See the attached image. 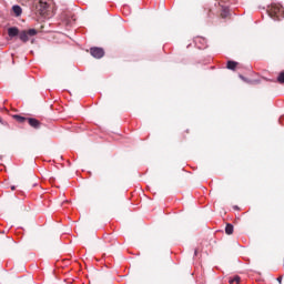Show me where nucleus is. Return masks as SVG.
Wrapping results in <instances>:
<instances>
[{"instance_id":"f257e3e1","label":"nucleus","mask_w":284,"mask_h":284,"mask_svg":"<svg viewBox=\"0 0 284 284\" xmlns=\"http://www.w3.org/2000/svg\"><path fill=\"white\" fill-rule=\"evenodd\" d=\"M267 12L271 19H274V21H280L281 17H283V7H281V4H271Z\"/></svg>"},{"instance_id":"f03ea898","label":"nucleus","mask_w":284,"mask_h":284,"mask_svg":"<svg viewBox=\"0 0 284 284\" xmlns=\"http://www.w3.org/2000/svg\"><path fill=\"white\" fill-rule=\"evenodd\" d=\"M19 37L23 43H28V41H30L29 37H37V29H29L28 31H21Z\"/></svg>"},{"instance_id":"7ed1b4c3","label":"nucleus","mask_w":284,"mask_h":284,"mask_svg":"<svg viewBox=\"0 0 284 284\" xmlns=\"http://www.w3.org/2000/svg\"><path fill=\"white\" fill-rule=\"evenodd\" d=\"M90 54L91 57H94V59H102V57L105 54V51H103L101 48L94 47L90 49Z\"/></svg>"},{"instance_id":"20e7f679","label":"nucleus","mask_w":284,"mask_h":284,"mask_svg":"<svg viewBox=\"0 0 284 284\" xmlns=\"http://www.w3.org/2000/svg\"><path fill=\"white\" fill-rule=\"evenodd\" d=\"M36 10H37V12H39V14H41L43 17V14H45V12H48V2L39 1L36 4Z\"/></svg>"},{"instance_id":"39448f33","label":"nucleus","mask_w":284,"mask_h":284,"mask_svg":"<svg viewBox=\"0 0 284 284\" xmlns=\"http://www.w3.org/2000/svg\"><path fill=\"white\" fill-rule=\"evenodd\" d=\"M27 121L31 128H34V130L41 128V122L34 118H28Z\"/></svg>"},{"instance_id":"423d86ee","label":"nucleus","mask_w":284,"mask_h":284,"mask_svg":"<svg viewBox=\"0 0 284 284\" xmlns=\"http://www.w3.org/2000/svg\"><path fill=\"white\" fill-rule=\"evenodd\" d=\"M12 245H14V240H12L10 237H6L0 243V246L3 248L12 247Z\"/></svg>"},{"instance_id":"0eeeda50","label":"nucleus","mask_w":284,"mask_h":284,"mask_svg":"<svg viewBox=\"0 0 284 284\" xmlns=\"http://www.w3.org/2000/svg\"><path fill=\"white\" fill-rule=\"evenodd\" d=\"M8 36L12 39L14 37H19V28L11 27L8 29Z\"/></svg>"},{"instance_id":"6e6552de","label":"nucleus","mask_w":284,"mask_h":284,"mask_svg":"<svg viewBox=\"0 0 284 284\" xmlns=\"http://www.w3.org/2000/svg\"><path fill=\"white\" fill-rule=\"evenodd\" d=\"M220 17L222 19H227V17H230V8L222 6Z\"/></svg>"},{"instance_id":"1a4fd4ad","label":"nucleus","mask_w":284,"mask_h":284,"mask_svg":"<svg viewBox=\"0 0 284 284\" xmlns=\"http://www.w3.org/2000/svg\"><path fill=\"white\" fill-rule=\"evenodd\" d=\"M237 67H239V62L232 61V60L227 61V64H226L227 70H233L234 72L236 71Z\"/></svg>"},{"instance_id":"9d476101","label":"nucleus","mask_w":284,"mask_h":284,"mask_svg":"<svg viewBox=\"0 0 284 284\" xmlns=\"http://www.w3.org/2000/svg\"><path fill=\"white\" fill-rule=\"evenodd\" d=\"M225 233L230 236L232 234H234V225H232L231 223H227L225 226Z\"/></svg>"},{"instance_id":"9b49d317","label":"nucleus","mask_w":284,"mask_h":284,"mask_svg":"<svg viewBox=\"0 0 284 284\" xmlns=\"http://www.w3.org/2000/svg\"><path fill=\"white\" fill-rule=\"evenodd\" d=\"M12 10H13L16 17H21L22 9L19 6H13Z\"/></svg>"},{"instance_id":"f8f14e48","label":"nucleus","mask_w":284,"mask_h":284,"mask_svg":"<svg viewBox=\"0 0 284 284\" xmlns=\"http://www.w3.org/2000/svg\"><path fill=\"white\" fill-rule=\"evenodd\" d=\"M229 283L230 284H234V283L240 284L241 283V276L235 275L233 278L229 280Z\"/></svg>"},{"instance_id":"ddd939ff","label":"nucleus","mask_w":284,"mask_h":284,"mask_svg":"<svg viewBox=\"0 0 284 284\" xmlns=\"http://www.w3.org/2000/svg\"><path fill=\"white\" fill-rule=\"evenodd\" d=\"M13 119H16L18 123H23L24 121H28V118H23L21 115H13Z\"/></svg>"},{"instance_id":"4468645a","label":"nucleus","mask_w":284,"mask_h":284,"mask_svg":"<svg viewBox=\"0 0 284 284\" xmlns=\"http://www.w3.org/2000/svg\"><path fill=\"white\" fill-rule=\"evenodd\" d=\"M277 81H278L280 83H284V71H282V72L278 74Z\"/></svg>"},{"instance_id":"2eb2a0df","label":"nucleus","mask_w":284,"mask_h":284,"mask_svg":"<svg viewBox=\"0 0 284 284\" xmlns=\"http://www.w3.org/2000/svg\"><path fill=\"white\" fill-rule=\"evenodd\" d=\"M207 17H209V19H212V17H214V9H212V8L207 9Z\"/></svg>"},{"instance_id":"dca6fc26","label":"nucleus","mask_w":284,"mask_h":284,"mask_svg":"<svg viewBox=\"0 0 284 284\" xmlns=\"http://www.w3.org/2000/svg\"><path fill=\"white\" fill-rule=\"evenodd\" d=\"M277 282L281 284L283 283V277H277Z\"/></svg>"},{"instance_id":"f3484780","label":"nucleus","mask_w":284,"mask_h":284,"mask_svg":"<svg viewBox=\"0 0 284 284\" xmlns=\"http://www.w3.org/2000/svg\"><path fill=\"white\" fill-rule=\"evenodd\" d=\"M195 256L199 254V250L195 248V252H194Z\"/></svg>"},{"instance_id":"a211bd4d","label":"nucleus","mask_w":284,"mask_h":284,"mask_svg":"<svg viewBox=\"0 0 284 284\" xmlns=\"http://www.w3.org/2000/svg\"><path fill=\"white\" fill-rule=\"evenodd\" d=\"M240 78H241L243 81H245V78H244L243 75H240Z\"/></svg>"},{"instance_id":"6ab92c4d","label":"nucleus","mask_w":284,"mask_h":284,"mask_svg":"<svg viewBox=\"0 0 284 284\" xmlns=\"http://www.w3.org/2000/svg\"><path fill=\"white\" fill-rule=\"evenodd\" d=\"M11 190L14 191V190H17V187L16 186H11Z\"/></svg>"},{"instance_id":"aec40b11","label":"nucleus","mask_w":284,"mask_h":284,"mask_svg":"<svg viewBox=\"0 0 284 284\" xmlns=\"http://www.w3.org/2000/svg\"><path fill=\"white\" fill-rule=\"evenodd\" d=\"M186 134H190V130H186Z\"/></svg>"}]
</instances>
